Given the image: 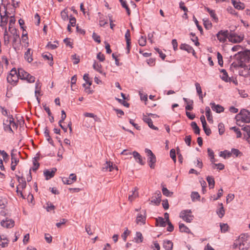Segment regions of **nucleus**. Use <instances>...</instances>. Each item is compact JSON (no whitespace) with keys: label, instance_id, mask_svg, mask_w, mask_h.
I'll list each match as a JSON object with an SVG mask.
<instances>
[{"label":"nucleus","instance_id":"16","mask_svg":"<svg viewBox=\"0 0 250 250\" xmlns=\"http://www.w3.org/2000/svg\"><path fill=\"white\" fill-rule=\"evenodd\" d=\"M180 48L182 50L187 51L188 53H192L193 55H194L195 54L193 48L188 44L183 43L181 44Z\"/></svg>","mask_w":250,"mask_h":250},{"label":"nucleus","instance_id":"37","mask_svg":"<svg viewBox=\"0 0 250 250\" xmlns=\"http://www.w3.org/2000/svg\"><path fill=\"white\" fill-rule=\"evenodd\" d=\"M242 58H244L245 61L249 62L250 61V51H245L242 55Z\"/></svg>","mask_w":250,"mask_h":250},{"label":"nucleus","instance_id":"11","mask_svg":"<svg viewBox=\"0 0 250 250\" xmlns=\"http://www.w3.org/2000/svg\"><path fill=\"white\" fill-rule=\"evenodd\" d=\"M233 249L239 250H246L247 246L243 242H241L240 240H236L233 245Z\"/></svg>","mask_w":250,"mask_h":250},{"label":"nucleus","instance_id":"46","mask_svg":"<svg viewBox=\"0 0 250 250\" xmlns=\"http://www.w3.org/2000/svg\"><path fill=\"white\" fill-rule=\"evenodd\" d=\"M217 59H218V64L221 66H223V57H222V55L219 52H217Z\"/></svg>","mask_w":250,"mask_h":250},{"label":"nucleus","instance_id":"14","mask_svg":"<svg viewBox=\"0 0 250 250\" xmlns=\"http://www.w3.org/2000/svg\"><path fill=\"white\" fill-rule=\"evenodd\" d=\"M143 121L146 123L149 127L154 130H158V128L153 125L152 120L147 116L144 115L143 118Z\"/></svg>","mask_w":250,"mask_h":250},{"label":"nucleus","instance_id":"40","mask_svg":"<svg viewBox=\"0 0 250 250\" xmlns=\"http://www.w3.org/2000/svg\"><path fill=\"white\" fill-rule=\"evenodd\" d=\"M42 57L43 59L45 60H50V62H49L50 65H52L53 64V57L52 55L50 54H49L48 55L47 54H42Z\"/></svg>","mask_w":250,"mask_h":250},{"label":"nucleus","instance_id":"36","mask_svg":"<svg viewBox=\"0 0 250 250\" xmlns=\"http://www.w3.org/2000/svg\"><path fill=\"white\" fill-rule=\"evenodd\" d=\"M8 240L6 238H2L0 236V246L2 248H5L7 246Z\"/></svg>","mask_w":250,"mask_h":250},{"label":"nucleus","instance_id":"13","mask_svg":"<svg viewBox=\"0 0 250 250\" xmlns=\"http://www.w3.org/2000/svg\"><path fill=\"white\" fill-rule=\"evenodd\" d=\"M57 171V169L56 168H53L51 170L50 169H46L44 171V175L45 177L46 180H48L51 178L53 177L55 172Z\"/></svg>","mask_w":250,"mask_h":250},{"label":"nucleus","instance_id":"6","mask_svg":"<svg viewBox=\"0 0 250 250\" xmlns=\"http://www.w3.org/2000/svg\"><path fill=\"white\" fill-rule=\"evenodd\" d=\"M16 150L15 149H13L11 152V170L14 171L16 169V167L17 165L19 162V159L17 157L16 153H15V152H16Z\"/></svg>","mask_w":250,"mask_h":250},{"label":"nucleus","instance_id":"50","mask_svg":"<svg viewBox=\"0 0 250 250\" xmlns=\"http://www.w3.org/2000/svg\"><path fill=\"white\" fill-rule=\"evenodd\" d=\"M231 155V153L229 151H228L225 150L224 151H221L220 154V156L223 157L224 158H226L227 157H230Z\"/></svg>","mask_w":250,"mask_h":250},{"label":"nucleus","instance_id":"22","mask_svg":"<svg viewBox=\"0 0 250 250\" xmlns=\"http://www.w3.org/2000/svg\"><path fill=\"white\" fill-rule=\"evenodd\" d=\"M205 9L208 12L210 17L212 18V20L215 22H217L218 21V19L215 13L214 10L210 9V8H209L208 7H205Z\"/></svg>","mask_w":250,"mask_h":250},{"label":"nucleus","instance_id":"26","mask_svg":"<svg viewBox=\"0 0 250 250\" xmlns=\"http://www.w3.org/2000/svg\"><path fill=\"white\" fill-rule=\"evenodd\" d=\"M206 110V115L207 118V120L210 123H213V118L211 115V111L209 107L208 106H207L205 108Z\"/></svg>","mask_w":250,"mask_h":250},{"label":"nucleus","instance_id":"33","mask_svg":"<svg viewBox=\"0 0 250 250\" xmlns=\"http://www.w3.org/2000/svg\"><path fill=\"white\" fill-rule=\"evenodd\" d=\"M156 223L159 224V226L162 227H165L167 225V222L161 217H159L156 219Z\"/></svg>","mask_w":250,"mask_h":250},{"label":"nucleus","instance_id":"27","mask_svg":"<svg viewBox=\"0 0 250 250\" xmlns=\"http://www.w3.org/2000/svg\"><path fill=\"white\" fill-rule=\"evenodd\" d=\"M137 188H134V190L132 191V194L129 195L128 200L131 202H132L137 197H138V193L137 192Z\"/></svg>","mask_w":250,"mask_h":250},{"label":"nucleus","instance_id":"58","mask_svg":"<svg viewBox=\"0 0 250 250\" xmlns=\"http://www.w3.org/2000/svg\"><path fill=\"white\" fill-rule=\"evenodd\" d=\"M129 231L126 229V230L124 232V233L122 234V237L123 238L124 241H126V237L129 235Z\"/></svg>","mask_w":250,"mask_h":250},{"label":"nucleus","instance_id":"38","mask_svg":"<svg viewBox=\"0 0 250 250\" xmlns=\"http://www.w3.org/2000/svg\"><path fill=\"white\" fill-rule=\"evenodd\" d=\"M163 194L167 197H170L173 194L172 192L169 191L166 188L163 187L162 189Z\"/></svg>","mask_w":250,"mask_h":250},{"label":"nucleus","instance_id":"24","mask_svg":"<svg viewBox=\"0 0 250 250\" xmlns=\"http://www.w3.org/2000/svg\"><path fill=\"white\" fill-rule=\"evenodd\" d=\"M24 58L29 62H31L33 61L32 53L31 52V49L28 48L25 52Z\"/></svg>","mask_w":250,"mask_h":250},{"label":"nucleus","instance_id":"35","mask_svg":"<svg viewBox=\"0 0 250 250\" xmlns=\"http://www.w3.org/2000/svg\"><path fill=\"white\" fill-rule=\"evenodd\" d=\"M119 1L121 2L122 7L125 9L127 15H129L130 14V11L126 1L124 0H119Z\"/></svg>","mask_w":250,"mask_h":250},{"label":"nucleus","instance_id":"23","mask_svg":"<svg viewBox=\"0 0 250 250\" xmlns=\"http://www.w3.org/2000/svg\"><path fill=\"white\" fill-rule=\"evenodd\" d=\"M163 247L166 250H172L173 243L170 240H164L163 242Z\"/></svg>","mask_w":250,"mask_h":250},{"label":"nucleus","instance_id":"29","mask_svg":"<svg viewBox=\"0 0 250 250\" xmlns=\"http://www.w3.org/2000/svg\"><path fill=\"white\" fill-rule=\"evenodd\" d=\"M44 134L49 143L53 146V141L49 136V131L47 127L44 128Z\"/></svg>","mask_w":250,"mask_h":250},{"label":"nucleus","instance_id":"55","mask_svg":"<svg viewBox=\"0 0 250 250\" xmlns=\"http://www.w3.org/2000/svg\"><path fill=\"white\" fill-rule=\"evenodd\" d=\"M195 85L196 87L197 94H201V93H202V91L201 87L200 84L198 83H195Z\"/></svg>","mask_w":250,"mask_h":250},{"label":"nucleus","instance_id":"41","mask_svg":"<svg viewBox=\"0 0 250 250\" xmlns=\"http://www.w3.org/2000/svg\"><path fill=\"white\" fill-rule=\"evenodd\" d=\"M8 118H9V120L11 121V122H10V125H11V128L12 129H13H13H17V127H18V125L14 122V119L13 118V116H10L8 117Z\"/></svg>","mask_w":250,"mask_h":250},{"label":"nucleus","instance_id":"52","mask_svg":"<svg viewBox=\"0 0 250 250\" xmlns=\"http://www.w3.org/2000/svg\"><path fill=\"white\" fill-rule=\"evenodd\" d=\"M92 38L96 42H97L99 43L101 42L100 37L95 32L92 34Z\"/></svg>","mask_w":250,"mask_h":250},{"label":"nucleus","instance_id":"25","mask_svg":"<svg viewBox=\"0 0 250 250\" xmlns=\"http://www.w3.org/2000/svg\"><path fill=\"white\" fill-rule=\"evenodd\" d=\"M220 208L217 210L216 213L220 218H222L225 214V209L222 203H219Z\"/></svg>","mask_w":250,"mask_h":250},{"label":"nucleus","instance_id":"54","mask_svg":"<svg viewBox=\"0 0 250 250\" xmlns=\"http://www.w3.org/2000/svg\"><path fill=\"white\" fill-rule=\"evenodd\" d=\"M56 42V43H52L51 42H49L48 43L47 46L51 49H54L57 47L58 44V42Z\"/></svg>","mask_w":250,"mask_h":250},{"label":"nucleus","instance_id":"21","mask_svg":"<svg viewBox=\"0 0 250 250\" xmlns=\"http://www.w3.org/2000/svg\"><path fill=\"white\" fill-rule=\"evenodd\" d=\"M231 1L235 8L238 10H242L245 8L244 3L239 1L237 2L235 0H231Z\"/></svg>","mask_w":250,"mask_h":250},{"label":"nucleus","instance_id":"49","mask_svg":"<svg viewBox=\"0 0 250 250\" xmlns=\"http://www.w3.org/2000/svg\"><path fill=\"white\" fill-rule=\"evenodd\" d=\"M0 154L2 155L3 160L6 162L8 159V154L4 150H0Z\"/></svg>","mask_w":250,"mask_h":250},{"label":"nucleus","instance_id":"34","mask_svg":"<svg viewBox=\"0 0 250 250\" xmlns=\"http://www.w3.org/2000/svg\"><path fill=\"white\" fill-rule=\"evenodd\" d=\"M134 239L136 243H139L142 242L143 237L142 233L140 232H137L136 233V236L134 238Z\"/></svg>","mask_w":250,"mask_h":250},{"label":"nucleus","instance_id":"61","mask_svg":"<svg viewBox=\"0 0 250 250\" xmlns=\"http://www.w3.org/2000/svg\"><path fill=\"white\" fill-rule=\"evenodd\" d=\"M64 42L67 46H70L71 48H72V43L70 42V39L68 38H65L63 40Z\"/></svg>","mask_w":250,"mask_h":250},{"label":"nucleus","instance_id":"64","mask_svg":"<svg viewBox=\"0 0 250 250\" xmlns=\"http://www.w3.org/2000/svg\"><path fill=\"white\" fill-rule=\"evenodd\" d=\"M72 58L74 60L73 62L74 64H76L79 62L80 59L79 56H77L76 54H74L72 56Z\"/></svg>","mask_w":250,"mask_h":250},{"label":"nucleus","instance_id":"10","mask_svg":"<svg viewBox=\"0 0 250 250\" xmlns=\"http://www.w3.org/2000/svg\"><path fill=\"white\" fill-rule=\"evenodd\" d=\"M77 177L75 174H71L69 178L63 177L62 181L64 184L71 185L76 181Z\"/></svg>","mask_w":250,"mask_h":250},{"label":"nucleus","instance_id":"57","mask_svg":"<svg viewBox=\"0 0 250 250\" xmlns=\"http://www.w3.org/2000/svg\"><path fill=\"white\" fill-rule=\"evenodd\" d=\"M170 157L172 159L174 162H176V154L175 151L174 149H172L170 151Z\"/></svg>","mask_w":250,"mask_h":250},{"label":"nucleus","instance_id":"43","mask_svg":"<svg viewBox=\"0 0 250 250\" xmlns=\"http://www.w3.org/2000/svg\"><path fill=\"white\" fill-rule=\"evenodd\" d=\"M221 72L223 73V76L222 77V79L225 82H228V75L227 72L226 70L222 69L220 71Z\"/></svg>","mask_w":250,"mask_h":250},{"label":"nucleus","instance_id":"47","mask_svg":"<svg viewBox=\"0 0 250 250\" xmlns=\"http://www.w3.org/2000/svg\"><path fill=\"white\" fill-rule=\"evenodd\" d=\"M220 226L221 231L223 232H226L229 228V226L227 224H220Z\"/></svg>","mask_w":250,"mask_h":250},{"label":"nucleus","instance_id":"17","mask_svg":"<svg viewBox=\"0 0 250 250\" xmlns=\"http://www.w3.org/2000/svg\"><path fill=\"white\" fill-rule=\"evenodd\" d=\"M210 105L212 110L217 113H221L224 110V108L222 106L219 104H216L214 103H211Z\"/></svg>","mask_w":250,"mask_h":250},{"label":"nucleus","instance_id":"63","mask_svg":"<svg viewBox=\"0 0 250 250\" xmlns=\"http://www.w3.org/2000/svg\"><path fill=\"white\" fill-rule=\"evenodd\" d=\"M61 14L62 18L63 20L65 21L68 19V16L67 12H66L65 10H63L62 11Z\"/></svg>","mask_w":250,"mask_h":250},{"label":"nucleus","instance_id":"42","mask_svg":"<svg viewBox=\"0 0 250 250\" xmlns=\"http://www.w3.org/2000/svg\"><path fill=\"white\" fill-rule=\"evenodd\" d=\"M84 116L87 117L93 118L95 121H99V119L97 117V116L94 115L93 113L86 112L84 113Z\"/></svg>","mask_w":250,"mask_h":250},{"label":"nucleus","instance_id":"1","mask_svg":"<svg viewBox=\"0 0 250 250\" xmlns=\"http://www.w3.org/2000/svg\"><path fill=\"white\" fill-rule=\"evenodd\" d=\"M237 124L241 126L239 124L240 122H242L246 123H250V112L245 109L241 110L239 113L237 114L235 116Z\"/></svg>","mask_w":250,"mask_h":250},{"label":"nucleus","instance_id":"20","mask_svg":"<svg viewBox=\"0 0 250 250\" xmlns=\"http://www.w3.org/2000/svg\"><path fill=\"white\" fill-rule=\"evenodd\" d=\"M239 74L245 77L250 76V66H245L243 69L239 70Z\"/></svg>","mask_w":250,"mask_h":250},{"label":"nucleus","instance_id":"3","mask_svg":"<svg viewBox=\"0 0 250 250\" xmlns=\"http://www.w3.org/2000/svg\"><path fill=\"white\" fill-rule=\"evenodd\" d=\"M18 74L19 78L21 80H25L30 83H34L35 81V78L34 76L30 75L22 68L18 69Z\"/></svg>","mask_w":250,"mask_h":250},{"label":"nucleus","instance_id":"9","mask_svg":"<svg viewBox=\"0 0 250 250\" xmlns=\"http://www.w3.org/2000/svg\"><path fill=\"white\" fill-rule=\"evenodd\" d=\"M162 195L159 190H157L152 197V199L151 201V203H153L156 206H158L161 202Z\"/></svg>","mask_w":250,"mask_h":250},{"label":"nucleus","instance_id":"51","mask_svg":"<svg viewBox=\"0 0 250 250\" xmlns=\"http://www.w3.org/2000/svg\"><path fill=\"white\" fill-rule=\"evenodd\" d=\"M125 39L126 43L128 44L129 42H130V33L129 29H127L125 34Z\"/></svg>","mask_w":250,"mask_h":250},{"label":"nucleus","instance_id":"39","mask_svg":"<svg viewBox=\"0 0 250 250\" xmlns=\"http://www.w3.org/2000/svg\"><path fill=\"white\" fill-rule=\"evenodd\" d=\"M101 67V64H99L96 62H95L93 65V67L95 70H96L99 73L103 74V71H102Z\"/></svg>","mask_w":250,"mask_h":250},{"label":"nucleus","instance_id":"56","mask_svg":"<svg viewBox=\"0 0 250 250\" xmlns=\"http://www.w3.org/2000/svg\"><path fill=\"white\" fill-rule=\"evenodd\" d=\"M155 49L159 53V56L162 59V60H165L166 55L163 53L162 51L160 49L156 48Z\"/></svg>","mask_w":250,"mask_h":250},{"label":"nucleus","instance_id":"48","mask_svg":"<svg viewBox=\"0 0 250 250\" xmlns=\"http://www.w3.org/2000/svg\"><path fill=\"white\" fill-rule=\"evenodd\" d=\"M231 129L235 132L237 135V138H240L241 137L242 134L239 128L236 127L235 126H233L232 127Z\"/></svg>","mask_w":250,"mask_h":250},{"label":"nucleus","instance_id":"12","mask_svg":"<svg viewBox=\"0 0 250 250\" xmlns=\"http://www.w3.org/2000/svg\"><path fill=\"white\" fill-rule=\"evenodd\" d=\"M143 214L139 213L137 215L136 222L137 224L142 223L145 224L146 223V210H143Z\"/></svg>","mask_w":250,"mask_h":250},{"label":"nucleus","instance_id":"7","mask_svg":"<svg viewBox=\"0 0 250 250\" xmlns=\"http://www.w3.org/2000/svg\"><path fill=\"white\" fill-rule=\"evenodd\" d=\"M229 33L228 30H221L216 35L217 39L220 42H224L227 39H229Z\"/></svg>","mask_w":250,"mask_h":250},{"label":"nucleus","instance_id":"59","mask_svg":"<svg viewBox=\"0 0 250 250\" xmlns=\"http://www.w3.org/2000/svg\"><path fill=\"white\" fill-rule=\"evenodd\" d=\"M162 205L164 208L165 210L169 208V204L168 202V200L167 199L164 200L163 201Z\"/></svg>","mask_w":250,"mask_h":250},{"label":"nucleus","instance_id":"4","mask_svg":"<svg viewBox=\"0 0 250 250\" xmlns=\"http://www.w3.org/2000/svg\"><path fill=\"white\" fill-rule=\"evenodd\" d=\"M145 152L147 154L148 157L147 162L148 163L149 167L151 168H154L155 163L156 161V157L153 153L152 151L149 149L146 148Z\"/></svg>","mask_w":250,"mask_h":250},{"label":"nucleus","instance_id":"8","mask_svg":"<svg viewBox=\"0 0 250 250\" xmlns=\"http://www.w3.org/2000/svg\"><path fill=\"white\" fill-rule=\"evenodd\" d=\"M244 36L242 35H238L234 33H231L229 36V42L233 43L240 42L243 41Z\"/></svg>","mask_w":250,"mask_h":250},{"label":"nucleus","instance_id":"18","mask_svg":"<svg viewBox=\"0 0 250 250\" xmlns=\"http://www.w3.org/2000/svg\"><path fill=\"white\" fill-rule=\"evenodd\" d=\"M132 154L136 162L139 163L142 165H144V163L143 161L142 157L138 152L134 151L132 153Z\"/></svg>","mask_w":250,"mask_h":250},{"label":"nucleus","instance_id":"2","mask_svg":"<svg viewBox=\"0 0 250 250\" xmlns=\"http://www.w3.org/2000/svg\"><path fill=\"white\" fill-rule=\"evenodd\" d=\"M19 79L18 72H17L16 68H13L10 71L9 74L7 76V81L8 83L12 85H15L17 83Z\"/></svg>","mask_w":250,"mask_h":250},{"label":"nucleus","instance_id":"30","mask_svg":"<svg viewBox=\"0 0 250 250\" xmlns=\"http://www.w3.org/2000/svg\"><path fill=\"white\" fill-rule=\"evenodd\" d=\"M179 228L180 231L182 232H186L188 233H190V230L189 229V228H188L187 226H186L183 223H180L179 224Z\"/></svg>","mask_w":250,"mask_h":250},{"label":"nucleus","instance_id":"5","mask_svg":"<svg viewBox=\"0 0 250 250\" xmlns=\"http://www.w3.org/2000/svg\"><path fill=\"white\" fill-rule=\"evenodd\" d=\"M180 217L188 223H190L193 219V215H192L190 210L182 211L180 214Z\"/></svg>","mask_w":250,"mask_h":250},{"label":"nucleus","instance_id":"32","mask_svg":"<svg viewBox=\"0 0 250 250\" xmlns=\"http://www.w3.org/2000/svg\"><path fill=\"white\" fill-rule=\"evenodd\" d=\"M207 180L208 182L209 188H213L215 185V181L213 177L208 176L207 177Z\"/></svg>","mask_w":250,"mask_h":250},{"label":"nucleus","instance_id":"19","mask_svg":"<svg viewBox=\"0 0 250 250\" xmlns=\"http://www.w3.org/2000/svg\"><path fill=\"white\" fill-rule=\"evenodd\" d=\"M10 122H11V121L9 120L8 118L7 120H4L3 123V127H4V129L5 131H9L11 133H13V131L12 129L11 128V126L10 125Z\"/></svg>","mask_w":250,"mask_h":250},{"label":"nucleus","instance_id":"31","mask_svg":"<svg viewBox=\"0 0 250 250\" xmlns=\"http://www.w3.org/2000/svg\"><path fill=\"white\" fill-rule=\"evenodd\" d=\"M191 126L192 128L193 129V130H194V132L195 134H198V135H199L200 134V129L195 122H191Z\"/></svg>","mask_w":250,"mask_h":250},{"label":"nucleus","instance_id":"60","mask_svg":"<svg viewBox=\"0 0 250 250\" xmlns=\"http://www.w3.org/2000/svg\"><path fill=\"white\" fill-rule=\"evenodd\" d=\"M203 128L207 135L209 136L211 134V131L210 129L209 128H208L207 125H203Z\"/></svg>","mask_w":250,"mask_h":250},{"label":"nucleus","instance_id":"44","mask_svg":"<svg viewBox=\"0 0 250 250\" xmlns=\"http://www.w3.org/2000/svg\"><path fill=\"white\" fill-rule=\"evenodd\" d=\"M138 42L140 46H145L146 44V38L145 37L141 36V38L138 40Z\"/></svg>","mask_w":250,"mask_h":250},{"label":"nucleus","instance_id":"28","mask_svg":"<svg viewBox=\"0 0 250 250\" xmlns=\"http://www.w3.org/2000/svg\"><path fill=\"white\" fill-rule=\"evenodd\" d=\"M10 33L12 34L13 36V43H15L20 40V36L18 34L17 30L16 29H12V31H10Z\"/></svg>","mask_w":250,"mask_h":250},{"label":"nucleus","instance_id":"62","mask_svg":"<svg viewBox=\"0 0 250 250\" xmlns=\"http://www.w3.org/2000/svg\"><path fill=\"white\" fill-rule=\"evenodd\" d=\"M191 138V137L190 135L186 136L185 138V141L188 146H190Z\"/></svg>","mask_w":250,"mask_h":250},{"label":"nucleus","instance_id":"45","mask_svg":"<svg viewBox=\"0 0 250 250\" xmlns=\"http://www.w3.org/2000/svg\"><path fill=\"white\" fill-rule=\"evenodd\" d=\"M191 198L192 200H194L195 199L199 200L200 196L198 192L194 191L191 193Z\"/></svg>","mask_w":250,"mask_h":250},{"label":"nucleus","instance_id":"53","mask_svg":"<svg viewBox=\"0 0 250 250\" xmlns=\"http://www.w3.org/2000/svg\"><path fill=\"white\" fill-rule=\"evenodd\" d=\"M204 21V25L206 29H209L212 26L211 23L208 21V20H206L205 21L203 20Z\"/></svg>","mask_w":250,"mask_h":250},{"label":"nucleus","instance_id":"15","mask_svg":"<svg viewBox=\"0 0 250 250\" xmlns=\"http://www.w3.org/2000/svg\"><path fill=\"white\" fill-rule=\"evenodd\" d=\"M1 225L6 228H11L14 226V221L11 219H6L5 221L2 220Z\"/></svg>","mask_w":250,"mask_h":250}]
</instances>
